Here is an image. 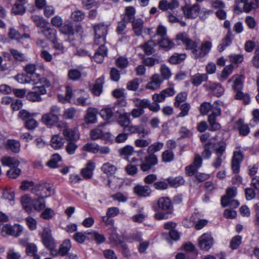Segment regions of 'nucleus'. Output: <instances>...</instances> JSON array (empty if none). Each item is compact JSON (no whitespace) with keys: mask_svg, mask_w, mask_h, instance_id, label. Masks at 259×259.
Returning a JSON list of instances; mask_svg holds the SVG:
<instances>
[{"mask_svg":"<svg viewBox=\"0 0 259 259\" xmlns=\"http://www.w3.org/2000/svg\"><path fill=\"white\" fill-rule=\"evenodd\" d=\"M164 144L157 142L148 146L147 149V155L144 161L140 164V168L143 172H149L153 166L157 164L158 159L155 153L159 151L163 147Z\"/></svg>","mask_w":259,"mask_h":259,"instance_id":"1","label":"nucleus"},{"mask_svg":"<svg viewBox=\"0 0 259 259\" xmlns=\"http://www.w3.org/2000/svg\"><path fill=\"white\" fill-rule=\"evenodd\" d=\"M158 208L155 209L158 211L154 215L155 218L157 220L167 219L169 215L173 213L174 208L169 198L161 197L157 201Z\"/></svg>","mask_w":259,"mask_h":259,"instance_id":"2","label":"nucleus"},{"mask_svg":"<svg viewBox=\"0 0 259 259\" xmlns=\"http://www.w3.org/2000/svg\"><path fill=\"white\" fill-rule=\"evenodd\" d=\"M60 108L56 105L52 106L48 113L44 114L41 117L42 122L49 127L56 125L59 120Z\"/></svg>","mask_w":259,"mask_h":259,"instance_id":"3","label":"nucleus"},{"mask_svg":"<svg viewBox=\"0 0 259 259\" xmlns=\"http://www.w3.org/2000/svg\"><path fill=\"white\" fill-rule=\"evenodd\" d=\"M52 191L54 193L51 184L45 181L40 182L39 184L34 186L31 190L32 193H34L37 197H41L42 198H47L51 196Z\"/></svg>","mask_w":259,"mask_h":259,"instance_id":"4","label":"nucleus"},{"mask_svg":"<svg viewBox=\"0 0 259 259\" xmlns=\"http://www.w3.org/2000/svg\"><path fill=\"white\" fill-rule=\"evenodd\" d=\"M47 93V90L43 87L34 86L32 91L29 92L26 96V99L29 101L40 102L42 100L41 95H45Z\"/></svg>","mask_w":259,"mask_h":259,"instance_id":"5","label":"nucleus"},{"mask_svg":"<svg viewBox=\"0 0 259 259\" xmlns=\"http://www.w3.org/2000/svg\"><path fill=\"white\" fill-rule=\"evenodd\" d=\"M177 39L183 42L187 50H191L192 55L194 56V51L197 49V43L189 38L187 34L185 32L178 34L177 35Z\"/></svg>","mask_w":259,"mask_h":259,"instance_id":"6","label":"nucleus"},{"mask_svg":"<svg viewBox=\"0 0 259 259\" xmlns=\"http://www.w3.org/2000/svg\"><path fill=\"white\" fill-rule=\"evenodd\" d=\"M213 244V239L210 234L204 233L199 238L198 245L200 248L207 251L211 248Z\"/></svg>","mask_w":259,"mask_h":259,"instance_id":"7","label":"nucleus"},{"mask_svg":"<svg viewBox=\"0 0 259 259\" xmlns=\"http://www.w3.org/2000/svg\"><path fill=\"white\" fill-rule=\"evenodd\" d=\"M243 159V155L240 150L234 152L231 162V167L234 173H239L240 164Z\"/></svg>","mask_w":259,"mask_h":259,"instance_id":"8","label":"nucleus"},{"mask_svg":"<svg viewBox=\"0 0 259 259\" xmlns=\"http://www.w3.org/2000/svg\"><path fill=\"white\" fill-rule=\"evenodd\" d=\"M200 6L198 4H195L192 6L186 5L183 7V11L185 16L189 19L196 18L199 13Z\"/></svg>","mask_w":259,"mask_h":259,"instance_id":"9","label":"nucleus"},{"mask_svg":"<svg viewBox=\"0 0 259 259\" xmlns=\"http://www.w3.org/2000/svg\"><path fill=\"white\" fill-rule=\"evenodd\" d=\"M206 90H210L217 97L221 96L224 92V89L219 83L208 82L203 85Z\"/></svg>","mask_w":259,"mask_h":259,"instance_id":"10","label":"nucleus"},{"mask_svg":"<svg viewBox=\"0 0 259 259\" xmlns=\"http://www.w3.org/2000/svg\"><path fill=\"white\" fill-rule=\"evenodd\" d=\"M202 158L198 154L195 155L193 162L186 167V171L189 176H192L197 172L198 169L201 166Z\"/></svg>","mask_w":259,"mask_h":259,"instance_id":"11","label":"nucleus"},{"mask_svg":"<svg viewBox=\"0 0 259 259\" xmlns=\"http://www.w3.org/2000/svg\"><path fill=\"white\" fill-rule=\"evenodd\" d=\"M42 242L47 247H52L55 245L54 239L51 234V230L49 228H45L41 234Z\"/></svg>","mask_w":259,"mask_h":259,"instance_id":"12","label":"nucleus"},{"mask_svg":"<svg viewBox=\"0 0 259 259\" xmlns=\"http://www.w3.org/2000/svg\"><path fill=\"white\" fill-rule=\"evenodd\" d=\"M22 231V228L20 225L11 226L7 224L2 228V232L6 235H12L15 237L19 236Z\"/></svg>","mask_w":259,"mask_h":259,"instance_id":"13","label":"nucleus"},{"mask_svg":"<svg viewBox=\"0 0 259 259\" xmlns=\"http://www.w3.org/2000/svg\"><path fill=\"white\" fill-rule=\"evenodd\" d=\"M134 192L139 197H147L151 195L152 190L149 185H137L133 188Z\"/></svg>","mask_w":259,"mask_h":259,"instance_id":"14","label":"nucleus"},{"mask_svg":"<svg viewBox=\"0 0 259 259\" xmlns=\"http://www.w3.org/2000/svg\"><path fill=\"white\" fill-rule=\"evenodd\" d=\"M211 48V43L206 41L202 43L201 46L200 50L197 49L194 51V57L195 59L202 58L206 56L210 51Z\"/></svg>","mask_w":259,"mask_h":259,"instance_id":"15","label":"nucleus"},{"mask_svg":"<svg viewBox=\"0 0 259 259\" xmlns=\"http://www.w3.org/2000/svg\"><path fill=\"white\" fill-rule=\"evenodd\" d=\"M117 114H118L117 117L118 123L123 127L124 130H125L126 126L130 124L131 122L130 114L124 112V111H122L121 109H119V112L117 113Z\"/></svg>","mask_w":259,"mask_h":259,"instance_id":"16","label":"nucleus"},{"mask_svg":"<svg viewBox=\"0 0 259 259\" xmlns=\"http://www.w3.org/2000/svg\"><path fill=\"white\" fill-rule=\"evenodd\" d=\"M117 106L105 107L100 111V115L104 120H109L113 117L114 113L117 114L119 112V109H117Z\"/></svg>","mask_w":259,"mask_h":259,"instance_id":"17","label":"nucleus"},{"mask_svg":"<svg viewBox=\"0 0 259 259\" xmlns=\"http://www.w3.org/2000/svg\"><path fill=\"white\" fill-rule=\"evenodd\" d=\"M163 79L158 74H153L150 78V81L147 84L146 88L149 90H156L158 89Z\"/></svg>","mask_w":259,"mask_h":259,"instance_id":"18","label":"nucleus"},{"mask_svg":"<svg viewBox=\"0 0 259 259\" xmlns=\"http://www.w3.org/2000/svg\"><path fill=\"white\" fill-rule=\"evenodd\" d=\"M237 188L235 187L229 188L226 190V194L223 196L221 199V205L225 207L228 206V202L230 199H233L236 196Z\"/></svg>","mask_w":259,"mask_h":259,"instance_id":"19","label":"nucleus"},{"mask_svg":"<svg viewBox=\"0 0 259 259\" xmlns=\"http://www.w3.org/2000/svg\"><path fill=\"white\" fill-rule=\"evenodd\" d=\"M59 31L61 33L68 35V38L67 41L70 42L73 41V39L71 37L74 34V29L72 23L70 22L67 24L62 25L60 27Z\"/></svg>","mask_w":259,"mask_h":259,"instance_id":"20","label":"nucleus"},{"mask_svg":"<svg viewBox=\"0 0 259 259\" xmlns=\"http://www.w3.org/2000/svg\"><path fill=\"white\" fill-rule=\"evenodd\" d=\"M136 9L133 6L126 7L124 14L122 15V20L126 23H132L135 19Z\"/></svg>","mask_w":259,"mask_h":259,"instance_id":"21","label":"nucleus"},{"mask_svg":"<svg viewBox=\"0 0 259 259\" xmlns=\"http://www.w3.org/2000/svg\"><path fill=\"white\" fill-rule=\"evenodd\" d=\"M240 2L244 4L243 11L247 13L259 7V0H240Z\"/></svg>","mask_w":259,"mask_h":259,"instance_id":"22","label":"nucleus"},{"mask_svg":"<svg viewBox=\"0 0 259 259\" xmlns=\"http://www.w3.org/2000/svg\"><path fill=\"white\" fill-rule=\"evenodd\" d=\"M233 39V35L231 30H228L225 37L222 40L221 43L218 46L219 52H223L227 47L231 45Z\"/></svg>","mask_w":259,"mask_h":259,"instance_id":"23","label":"nucleus"},{"mask_svg":"<svg viewBox=\"0 0 259 259\" xmlns=\"http://www.w3.org/2000/svg\"><path fill=\"white\" fill-rule=\"evenodd\" d=\"M132 23L135 35L138 36L141 35L144 28V20L141 18H138L133 21Z\"/></svg>","mask_w":259,"mask_h":259,"instance_id":"24","label":"nucleus"},{"mask_svg":"<svg viewBox=\"0 0 259 259\" xmlns=\"http://www.w3.org/2000/svg\"><path fill=\"white\" fill-rule=\"evenodd\" d=\"M95 36L106 37L108 33V26L104 23H99L94 26Z\"/></svg>","mask_w":259,"mask_h":259,"instance_id":"25","label":"nucleus"},{"mask_svg":"<svg viewBox=\"0 0 259 259\" xmlns=\"http://www.w3.org/2000/svg\"><path fill=\"white\" fill-rule=\"evenodd\" d=\"M235 127L239 131V134L243 136L248 135L250 132L248 125L244 123L242 119H239L235 123Z\"/></svg>","mask_w":259,"mask_h":259,"instance_id":"26","label":"nucleus"},{"mask_svg":"<svg viewBox=\"0 0 259 259\" xmlns=\"http://www.w3.org/2000/svg\"><path fill=\"white\" fill-rule=\"evenodd\" d=\"M21 203L23 208L28 213L31 212L33 207V200L27 195L22 196L21 198Z\"/></svg>","mask_w":259,"mask_h":259,"instance_id":"27","label":"nucleus"},{"mask_svg":"<svg viewBox=\"0 0 259 259\" xmlns=\"http://www.w3.org/2000/svg\"><path fill=\"white\" fill-rule=\"evenodd\" d=\"M156 42V40L151 39L144 44L141 45V48L147 55H151L155 51L154 47L157 46L155 45Z\"/></svg>","mask_w":259,"mask_h":259,"instance_id":"28","label":"nucleus"},{"mask_svg":"<svg viewBox=\"0 0 259 259\" xmlns=\"http://www.w3.org/2000/svg\"><path fill=\"white\" fill-rule=\"evenodd\" d=\"M95 164L92 161L88 162L85 168L81 170V174L84 178L89 179L92 178L93 176V171L95 169Z\"/></svg>","mask_w":259,"mask_h":259,"instance_id":"29","label":"nucleus"},{"mask_svg":"<svg viewBox=\"0 0 259 259\" xmlns=\"http://www.w3.org/2000/svg\"><path fill=\"white\" fill-rule=\"evenodd\" d=\"M1 161L3 165L9 166L11 168L17 167L20 163L17 158L12 157H4L2 158Z\"/></svg>","mask_w":259,"mask_h":259,"instance_id":"30","label":"nucleus"},{"mask_svg":"<svg viewBox=\"0 0 259 259\" xmlns=\"http://www.w3.org/2000/svg\"><path fill=\"white\" fill-rule=\"evenodd\" d=\"M64 139L60 135H54L51 141L52 147L55 149L61 148L64 144Z\"/></svg>","mask_w":259,"mask_h":259,"instance_id":"31","label":"nucleus"},{"mask_svg":"<svg viewBox=\"0 0 259 259\" xmlns=\"http://www.w3.org/2000/svg\"><path fill=\"white\" fill-rule=\"evenodd\" d=\"M104 82V78L102 76L98 78L92 89V93L96 96H99L103 90V84Z\"/></svg>","mask_w":259,"mask_h":259,"instance_id":"32","label":"nucleus"},{"mask_svg":"<svg viewBox=\"0 0 259 259\" xmlns=\"http://www.w3.org/2000/svg\"><path fill=\"white\" fill-rule=\"evenodd\" d=\"M158 45L165 50H169L174 46V42L167 37H163L161 40H156L155 45Z\"/></svg>","mask_w":259,"mask_h":259,"instance_id":"33","label":"nucleus"},{"mask_svg":"<svg viewBox=\"0 0 259 259\" xmlns=\"http://www.w3.org/2000/svg\"><path fill=\"white\" fill-rule=\"evenodd\" d=\"M43 34L48 39L53 41L54 39L56 38V37L57 31L54 28H51L49 25L46 27L44 28L40 31L38 32Z\"/></svg>","mask_w":259,"mask_h":259,"instance_id":"34","label":"nucleus"},{"mask_svg":"<svg viewBox=\"0 0 259 259\" xmlns=\"http://www.w3.org/2000/svg\"><path fill=\"white\" fill-rule=\"evenodd\" d=\"M6 147L7 149L17 153L20 151V144L18 141L10 139L7 141Z\"/></svg>","mask_w":259,"mask_h":259,"instance_id":"35","label":"nucleus"},{"mask_svg":"<svg viewBox=\"0 0 259 259\" xmlns=\"http://www.w3.org/2000/svg\"><path fill=\"white\" fill-rule=\"evenodd\" d=\"M16 79L21 83H27L32 82L34 84H37V79L32 78L27 74H18L15 77Z\"/></svg>","mask_w":259,"mask_h":259,"instance_id":"36","label":"nucleus"},{"mask_svg":"<svg viewBox=\"0 0 259 259\" xmlns=\"http://www.w3.org/2000/svg\"><path fill=\"white\" fill-rule=\"evenodd\" d=\"M101 170L105 174L108 176H111L115 173L117 170V167L109 162H106L103 164L101 167Z\"/></svg>","mask_w":259,"mask_h":259,"instance_id":"37","label":"nucleus"},{"mask_svg":"<svg viewBox=\"0 0 259 259\" xmlns=\"http://www.w3.org/2000/svg\"><path fill=\"white\" fill-rule=\"evenodd\" d=\"M31 19L35 23L37 27L44 28L49 25L48 22L42 17L38 15H33L31 17Z\"/></svg>","mask_w":259,"mask_h":259,"instance_id":"38","label":"nucleus"},{"mask_svg":"<svg viewBox=\"0 0 259 259\" xmlns=\"http://www.w3.org/2000/svg\"><path fill=\"white\" fill-rule=\"evenodd\" d=\"M71 247V244L70 240H65L59 249V255L62 256L67 255Z\"/></svg>","mask_w":259,"mask_h":259,"instance_id":"39","label":"nucleus"},{"mask_svg":"<svg viewBox=\"0 0 259 259\" xmlns=\"http://www.w3.org/2000/svg\"><path fill=\"white\" fill-rule=\"evenodd\" d=\"M46 198L38 197L37 198L33 200V207L35 210L40 211L44 209L46 207Z\"/></svg>","mask_w":259,"mask_h":259,"instance_id":"40","label":"nucleus"},{"mask_svg":"<svg viewBox=\"0 0 259 259\" xmlns=\"http://www.w3.org/2000/svg\"><path fill=\"white\" fill-rule=\"evenodd\" d=\"M25 71L28 76L32 78L37 79L39 77V74L35 72L36 66L34 64H28L24 68Z\"/></svg>","mask_w":259,"mask_h":259,"instance_id":"41","label":"nucleus"},{"mask_svg":"<svg viewBox=\"0 0 259 259\" xmlns=\"http://www.w3.org/2000/svg\"><path fill=\"white\" fill-rule=\"evenodd\" d=\"M72 92L71 88L69 86H67L66 87L65 96H64L62 95H58V100L63 103L70 102V99L72 97Z\"/></svg>","mask_w":259,"mask_h":259,"instance_id":"42","label":"nucleus"},{"mask_svg":"<svg viewBox=\"0 0 259 259\" xmlns=\"http://www.w3.org/2000/svg\"><path fill=\"white\" fill-rule=\"evenodd\" d=\"M62 158L58 154H53L51 159L48 161L47 165L51 168H56L58 167V162L61 161Z\"/></svg>","mask_w":259,"mask_h":259,"instance_id":"43","label":"nucleus"},{"mask_svg":"<svg viewBox=\"0 0 259 259\" xmlns=\"http://www.w3.org/2000/svg\"><path fill=\"white\" fill-rule=\"evenodd\" d=\"M207 76L206 74H197L192 77V83L195 86L200 85L202 81L207 80Z\"/></svg>","mask_w":259,"mask_h":259,"instance_id":"44","label":"nucleus"},{"mask_svg":"<svg viewBox=\"0 0 259 259\" xmlns=\"http://www.w3.org/2000/svg\"><path fill=\"white\" fill-rule=\"evenodd\" d=\"M167 181L170 186L177 188L184 184L185 181L183 177L179 176L176 178L170 177L167 179Z\"/></svg>","mask_w":259,"mask_h":259,"instance_id":"45","label":"nucleus"},{"mask_svg":"<svg viewBox=\"0 0 259 259\" xmlns=\"http://www.w3.org/2000/svg\"><path fill=\"white\" fill-rule=\"evenodd\" d=\"M161 62V60L159 56H154L151 57H147L143 60V63L145 65L152 67L155 64H158Z\"/></svg>","mask_w":259,"mask_h":259,"instance_id":"46","label":"nucleus"},{"mask_svg":"<svg viewBox=\"0 0 259 259\" xmlns=\"http://www.w3.org/2000/svg\"><path fill=\"white\" fill-rule=\"evenodd\" d=\"M9 51L11 55L13 57L15 60L20 62H23L26 60V56L24 54L14 49H10Z\"/></svg>","mask_w":259,"mask_h":259,"instance_id":"47","label":"nucleus"},{"mask_svg":"<svg viewBox=\"0 0 259 259\" xmlns=\"http://www.w3.org/2000/svg\"><path fill=\"white\" fill-rule=\"evenodd\" d=\"M98 144L95 143L88 142L82 147V150L86 152L96 154L98 153Z\"/></svg>","mask_w":259,"mask_h":259,"instance_id":"48","label":"nucleus"},{"mask_svg":"<svg viewBox=\"0 0 259 259\" xmlns=\"http://www.w3.org/2000/svg\"><path fill=\"white\" fill-rule=\"evenodd\" d=\"M186 58L185 54H175L169 59V62L172 64L181 63Z\"/></svg>","mask_w":259,"mask_h":259,"instance_id":"49","label":"nucleus"},{"mask_svg":"<svg viewBox=\"0 0 259 259\" xmlns=\"http://www.w3.org/2000/svg\"><path fill=\"white\" fill-rule=\"evenodd\" d=\"M133 101L136 107L142 108L143 110L144 108H147L149 105V100L147 99H141L137 98H135Z\"/></svg>","mask_w":259,"mask_h":259,"instance_id":"50","label":"nucleus"},{"mask_svg":"<svg viewBox=\"0 0 259 259\" xmlns=\"http://www.w3.org/2000/svg\"><path fill=\"white\" fill-rule=\"evenodd\" d=\"M208 121L209 124L208 126L209 131H215L220 129V124L216 122V118H214L212 116H208Z\"/></svg>","mask_w":259,"mask_h":259,"instance_id":"51","label":"nucleus"},{"mask_svg":"<svg viewBox=\"0 0 259 259\" xmlns=\"http://www.w3.org/2000/svg\"><path fill=\"white\" fill-rule=\"evenodd\" d=\"M3 198L5 199H8L9 201H14V192L11 189L7 187L3 189Z\"/></svg>","mask_w":259,"mask_h":259,"instance_id":"52","label":"nucleus"},{"mask_svg":"<svg viewBox=\"0 0 259 259\" xmlns=\"http://www.w3.org/2000/svg\"><path fill=\"white\" fill-rule=\"evenodd\" d=\"M187 97V94L186 92H182L178 94L175 98V106L177 108L180 107L181 104L184 102Z\"/></svg>","mask_w":259,"mask_h":259,"instance_id":"53","label":"nucleus"},{"mask_svg":"<svg viewBox=\"0 0 259 259\" xmlns=\"http://www.w3.org/2000/svg\"><path fill=\"white\" fill-rule=\"evenodd\" d=\"M139 78H135L129 81L126 84V89L130 91H137L139 87Z\"/></svg>","mask_w":259,"mask_h":259,"instance_id":"54","label":"nucleus"},{"mask_svg":"<svg viewBox=\"0 0 259 259\" xmlns=\"http://www.w3.org/2000/svg\"><path fill=\"white\" fill-rule=\"evenodd\" d=\"M118 151L121 156L128 157V156H131L134 152V148L132 146L126 145L119 149Z\"/></svg>","mask_w":259,"mask_h":259,"instance_id":"55","label":"nucleus"},{"mask_svg":"<svg viewBox=\"0 0 259 259\" xmlns=\"http://www.w3.org/2000/svg\"><path fill=\"white\" fill-rule=\"evenodd\" d=\"M211 148L212 143L210 142H208L204 145V150L202 153V156L204 158L208 159L210 157L211 155L210 149Z\"/></svg>","mask_w":259,"mask_h":259,"instance_id":"56","label":"nucleus"},{"mask_svg":"<svg viewBox=\"0 0 259 259\" xmlns=\"http://www.w3.org/2000/svg\"><path fill=\"white\" fill-rule=\"evenodd\" d=\"M210 111L211 113L209 116H212L215 118L221 115V109L218 102H215L211 104Z\"/></svg>","mask_w":259,"mask_h":259,"instance_id":"57","label":"nucleus"},{"mask_svg":"<svg viewBox=\"0 0 259 259\" xmlns=\"http://www.w3.org/2000/svg\"><path fill=\"white\" fill-rule=\"evenodd\" d=\"M233 68V66L232 65L226 66L222 71L220 80L224 81L226 80L228 76L232 73Z\"/></svg>","mask_w":259,"mask_h":259,"instance_id":"58","label":"nucleus"},{"mask_svg":"<svg viewBox=\"0 0 259 259\" xmlns=\"http://www.w3.org/2000/svg\"><path fill=\"white\" fill-rule=\"evenodd\" d=\"M160 73L162 77L163 80L164 79H168L171 75L170 69L165 65L163 64L160 67Z\"/></svg>","mask_w":259,"mask_h":259,"instance_id":"59","label":"nucleus"},{"mask_svg":"<svg viewBox=\"0 0 259 259\" xmlns=\"http://www.w3.org/2000/svg\"><path fill=\"white\" fill-rule=\"evenodd\" d=\"M241 240L242 237L239 235H236L233 237L230 243L231 249L233 250L237 249L241 243Z\"/></svg>","mask_w":259,"mask_h":259,"instance_id":"60","label":"nucleus"},{"mask_svg":"<svg viewBox=\"0 0 259 259\" xmlns=\"http://www.w3.org/2000/svg\"><path fill=\"white\" fill-rule=\"evenodd\" d=\"M23 3H16L13 6L12 10L14 13L17 15H22L25 12V9L23 6Z\"/></svg>","mask_w":259,"mask_h":259,"instance_id":"61","label":"nucleus"},{"mask_svg":"<svg viewBox=\"0 0 259 259\" xmlns=\"http://www.w3.org/2000/svg\"><path fill=\"white\" fill-rule=\"evenodd\" d=\"M85 234L92 235V238L94 239L98 244L102 243L106 240V238L103 235L100 234L96 232H94L93 233L85 232Z\"/></svg>","mask_w":259,"mask_h":259,"instance_id":"62","label":"nucleus"},{"mask_svg":"<svg viewBox=\"0 0 259 259\" xmlns=\"http://www.w3.org/2000/svg\"><path fill=\"white\" fill-rule=\"evenodd\" d=\"M91 138L93 140L102 139L103 137V131L99 128L93 129L90 132Z\"/></svg>","mask_w":259,"mask_h":259,"instance_id":"63","label":"nucleus"},{"mask_svg":"<svg viewBox=\"0 0 259 259\" xmlns=\"http://www.w3.org/2000/svg\"><path fill=\"white\" fill-rule=\"evenodd\" d=\"M174 154L171 150H166L162 154V161L165 162H169L173 160Z\"/></svg>","mask_w":259,"mask_h":259,"instance_id":"64","label":"nucleus"}]
</instances>
